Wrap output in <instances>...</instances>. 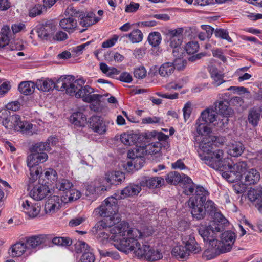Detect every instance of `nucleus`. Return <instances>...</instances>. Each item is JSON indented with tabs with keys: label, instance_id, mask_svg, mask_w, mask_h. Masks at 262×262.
<instances>
[{
	"label": "nucleus",
	"instance_id": "f257e3e1",
	"mask_svg": "<svg viewBox=\"0 0 262 262\" xmlns=\"http://www.w3.org/2000/svg\"><path fill=\"white\" fill-rule=\"evenodd\" d=\"M216 113L211 108H207L202 111L200 116L195 122L196 130L199 136H196V145L198 147V152L200 157V152L209 154L213 150L214 147L222 146L226 142L223 136L210 135L211 128L209 124L216 121Z\"/></svg>",
	"mask_w": 262,
	"mask_h": 262
},
{
	"label": "nucleus",
	"instance_id": "f03ea898",
	"mask_svg": "<svg viewBox=\"0 0 262 262\" xmlns=\"http://www.w3.org/2000/svg\"><path fill=\"white\" fill-rule=\"evenodd\" d=\"M201 152L200 159L209 167L222 171V176L228 181L233 182L242 179L243 174L247 171V165L245 162L234 164L230 158H223L224 151L221 149L211 150L209 154Z\"/></svg>",
	"mask_w": 262,
	"mask_h": 262
},
{
	"label": "nucleus",
	"instance_id": "7ed1b4c3",
	"mask_svg": "<svg viewBox=\"0 0 262 262\" xmlns=\"http://www.w3.org/2000/svg\"><path fill=\"white\" fill-rule=\"evenodd\" d=\"M110 228V233L112 234L110 237L108 234L105 232H101L99 234V238L104 244H112L111 242L113 241L119 242V246H140V244L138 242V239L152 234L151 231L147 233H142L136 228L129 229V224L124 221ZM114 246L118 245L114 244Z\"/></svg>",
	"mask_w": 262,
	"mask_h": 262
},
{
	"label": "nucleus",
	"instance_id": "20e7f679",
	"mask_svg": "<svg viewBox=\"0 0 262 262\" xmlns=\"http://www.w3.org/2000/svg\"><path fill=\"white\" fill-rule=\"evenodd\" d=\"M117 200L119 199L114 194L105 199L99 207L95 209L94 214L105 217L96 224L95 228L96 230L100 231L111 227L120 222L121 216L118 213Z\"/></svg>",
	"mask_w": 262,
	"mask_h": 262
},
{
	"label": "nucleus",
	"instance_id": "39448f33",
	"mask_svg": "<svg viewBox=\"0 0 262 262\" xmlns=\"http://www.w3.org/2000/svg\"><path fill=\"white\" fill-rule=\"evenodd\" d=\"M208 194V191L204 188L198 186L195 195L189 200L188 204L191 208V214L197 220L202 219L206 211L213 212L216 210L215 205L211 200H207L205 203Z\"/></svg>",
	"mask_w": 262,
	"mask_h": 262
},
{
	"label": "nucleus",
	"instance_id": "423d86ee",
	"mask_svg": "<svg viewBox=\"0 0 262 262\" xmlns=\"http://www.w3.org/2000/svg\"><path fill=\"white\" fill-rule=\"evenodd\" d=\"M227 225V220L220 213H216L214 221L207 227L201 226L199 232L206 244L217 246L214 234L222 231Z\"/></svg>",
	"mask_w": 262,
	"mask_h": 262
},
{
	"label": "nucleus",
	"instance_id": "0eeeda50",
	"mask_svg": "<svg viewBox=\"0 0 262 262\" xmlns=\"http://www.w3.org/2000/svg\"><path fill=\"white\" fill-rule=\"evenodd\" d=\"M29 186L30 188L32 187L30 191L29 195L35 200H42L51 192L49 186L41 181V179H38L35 182L31 183L29 180Z\"/></svg>",
	"mask_w": 262,
	"mask_h": 262
},
{
	"label": "nucleus",
	"instance_id": "6e6552de",
	"mask_svg": "<svg viewBox=\"0 0 262 262\" xmlns=\"http://www.w3.org/2000/svg\"><path fill=\"white\" fill-rule=\"evenodd\" d=\"M183 29L177 28L170 30L167 34L169 46L173 48L172 54L174 57H180L179 53L183 52L184 50L180 46L183 40Z\"/></svg>",
	"mask_w": 262,
	"mask_h": 262
},
{
	"label": "nucleus",
	"instance_id": "1a4fd4ad",
	"mask_svg": "<svg viewBox=\"0 0 262 262\" xmlns=\"http://www.w3.org/2000/svg\"><path fill=\"white\" fill-rule=\"evenodd\" d=\"M66 13L68 14L78 17L80 18V24L82 27H88L93 24L99 21L100 19L95 17V15L93 12H89L88 13L80 12L76 11L73 7H68L66 9Z\"/></svg>",
	"mask_w": 262,
	"mask_h": 262
},
{
	"label": "nucleus",
	"instance_id": "9d476101",
	"mask_svg": "<svg viewBox=\"0 0 262 262\" xmlns=\"http://www.w3.org/2000/svg\"><path fill=\"white\" fill-rule=\"evenodd\" d=\"M21 207L22 211L28 219H33L38 217L41 210L40 205L34 202L30 199L22 200Z\"/></svg>",
	"mask_w": 262,
	"mask_h": 262
},
{
	"label": "nucleus",
	"instance_id": "9b49d317",
	"mask_svg": "<svg viewBox=\"0 0 262 262\" xmlns=\"http://www.w3.org/2000/svg\"><path fill=\"white\" fill-rule=\"evenodd\" d=\"M48 234H36L21 238L12 246H40L49 244Z\"/></svg>",
	"mask_w": 262,
	"mask_h": 262
},
{
	"label": "nucleus",
	"instance_id": "f8f14e48",
	"mask_svg": "<svg viewBox=\"0 0 262 262\" xmlns=\"http://www.w3.org/2000/svg\"><path fill=\"white\" fill-rule=\"evenodd\" d=\"M27 166L30 171L29 179L30 183L35 182L38 178V176L42 170V168L38 165L39 164L38 161L36 154L33 153L29 155L27 157Z\"/></svg>",
	"mask_w": 262,
	"mask_h": 262
},
{
	"label": "nucleus",
	"instance_id": "ddd939ff",
	"mask_svg": "<svg viewBox=\"0 0 262 262\" xmlns=\"http://www.w3.org/2000/svg\"><path fill=\"white\" fill-rule=\"evenodd\" d=\"M215 110L219 113L223 115V119L219 118V122L217 124L220 127L227 124L228 121V117L230 116L232 113V110L229 107V103L226 100H220L214 103Z\"/></svg>",
	"mask_w": 262,
	"mask_h": 262
},
{
	"label": "nucleus",
	"instance_id": "4468645a",
	"mask_svg": "<svg viewBox=\"0 0 262 262\" xmlns=\"http://www.w3.org/2000/svg\"><path fill=\"white\" fill-rule=\"evenodd\" d=\"M94 89L89 85L83 87L81 86L76 94V98H81L83 101L88 103L96 102L99 103L101 95L97 94H93Z\"/></svg>",
	"mask_w": 262,
	"mask_h": 262
},
{
	"label": "nucleus",
	"instance_id": "2eb2a0df",
	"mask_svg": "<svg viewBox=\"0 0 262 262\" xmlns=\"http://www.w3.org/2000/svg\"><path fill=\"white\" fill-rule=\"evenodd\" d=\"M201 247H173L171 254L177 259L187 260L190 253H196L201 250Z\"/></svg>",
	"mask_w": 262,
	"mask_h": 262
},
{
	"label": "nucleus",
	"instance_id": "dca6fc26",
	"mask_svg": "<svg viewBox=\"0 0 262 262\" xmlns=\"http://www.w3.org/2000/svg\"><path fill=\"white\" fill-rule=\"evenodd\" d=\"M107 186L104 183L102 178L96 179L94 181L90 183L86 187V194L87 195H98L102 192L106 191Z\"/></svg>",
	"mask_w": 262,
	"mask_h": 262
},
{
	"label": "nucleus",
	"instance_id": "f3484780",
	"mask_svg": "<svg viewBox=\"0 0 262 262\" xmlns=\"http://www.w3.org/2000/svg\"><path fill=\"white\" fill-rule=\"evenodd\" d=\"M90 128L99 135L104 134L107 130V126L103 119L98 116H93L89 121Z\"/></svg>",
	"mask_w": 262,
	"mask_h": 262
},
{
	"label": "nucleus",
	"instance_id": "a211bd4d",
	"mask_svg": "<svg viewBox=\"0 0 262 262\" xmlns=\"http://www.w3.org/2000/svg\"><path fill=\"white\" fill-rule=\"evenodd\" d=\"M12 123L14 125V130L23 134L31 133L33 127L32 124L27 121H21L19 115H13Z\"/></svg>",
	"mask_w": 262,
	"mask_h": 262
},
{
	"label": "nucleus",
	"instance_id": "6ab92c4d",
	"mask_svg": "<svg viewBox=\"0 0 262 262\" xmlns=\"http://www.w3.org/2000/svg\"><path fill=\"white\" fill-rule=\"evenodd\" d=\"M85 82V81L83 79H75L73 76L70 75L69 79L68 80L69 84L66 87V92L67 94L75 96L79 91L81 86H82Z\"/></svg>",
	"mask_w": 262,
	"mask_h": 262
},
{
	"label": "nucleus",
	"instance_id": "aec40b11",
	"mask_svg": "<svg viewBox=\"0 0 262 262\" xmlns=\"http://www.w3.org/2000/svg\"><path fill=\"white\" fill-rule=\"evenodd\" d=\"M232 247H208L203 252V257L210 260L221 254L230 251Z\"/></svg>",
	"mask_w": 262,
	"mask_h": 262
},
{
	"label": "nucleus",
	"instance_id": "412c9836",
	"mask_svg": "<svg viewBox=\"0 0 262 262\" xmlns=\"http://www.w3.org/2000/svg\"><path fill=\"white\" fill-rule=\"evenodd\" d=\"M141 186L131 184L127 186L120 191H118L115 195L119 200L138 194L141 190Z\"/></svg>",
	"mask_w": 262,
	"mask_h": 262
},
{
	"label": "nucleus",
	"instance_id": "4be33fe9",
	"mask_svg": "<svg viewBox=\"0 0 262 262\" xmlns=\"http://www.w3.org/2000/svg\"><path fill=\"white\" fill-rule=\"evenodd\" d=\"M63 203L61 198L58 196L54 195L49 198L45 205V211L46 214H53L58 210Z\"/></svg>",
	"mask_w": 262,
	"mask_h": 262
},
{
	"label": "nucleus",
	"instance_id": "5701e85b",
	"mask_svg": "<svg viewBox=\"0 0 262 262\" xmlns=\"http://www.w3.org/2000/svg\"><path fill=\"white\" fill-rule=\"evenodd\" d=\"M102 179L106 186L107 184L118 185L123 181L125 176L124 173L119 171L107 172L105 174L104 178Z\"/></svg>",
	"mask_w": 262,
	"mask_h": 262
},
{
	"label": "nucleus",
	"instance_id": "b1692460",
	"mask_svg": "<svg viewBox=\"0 0 262 262\" xmlns=\"http://www.w3.org/2000/svg\"><path fill=\"white\" fill-rule=\"evenodd\" d=\"M55 31V26L51 24L40 25L37 28L38 36L41 39H49L53 36Z\"/></svg>",
	"mask_w": 262,
	"mask_h": 262
},
{
	"label": "nucleus",
	"instance_id": "393cba45",
	"mask_svg": "<svg viewBox=\"0 0 262 262\" xmlns=\"http://www.w3.org/2000/svg\"><path fill=\"white\" fill-rule=\"evenodd\" d=\"M260 179V173L255 169L251 168L244 172L242 180L246 185L257 183Z\"/></svg>",
	"mask_w": 262,
	"mask_h": 262
},
{
	"label": "nucleus",
	"instance_id": "a878e982",
	"mask_svg": "<svg viewBox=\"0 0 262 262\" xmlns=\"http://www.w3.org/2000/svg\"><path fill=\"white\" fill-rule=\"evenodd\" d=\"M57 178L56 171L52 168L46 169L43 173L41 172L38 176V179H41V181L48 185L56 182Z\"/></svg>",
	"mask_w": 262,
	"mask_h": 262
},
{
	"label": "nucleus",
	"instance_id": "bb28decb",
	"mask_svg": "<svg viewBox=\"0 0 262 262\" xmlns=\"http://www.w3.org/2000/svg\"><path fill=\"white\" fill-rule=\"evenodd\" d=\"M164 180L161 177L149 178L144 177L141 179L140 184L141 186H146L149 188H156L163 185Z\"/></svg>",
	"mask_w": 262,
	"mask_h": 262
},
{
	"label": "nucleus",
	"instance_id": "cd10ccee",
	"mask_svg": "<svg viewBox=\"0 0 262 262\" xmlns=\"http://www.w3.org/2000/svg\"><path fill=\"white\" fill-rule=\"evenodd\" d=\"M209 71L212 79V84L215 86H218L223 83L225 82L224 80V74L218 70V69L213 66L209 67Z\"/></svg>",
	"mask_w": 262,
	"mask_h": 262
},
{
	"label": "nucleus",
	"instance_id": "c85d7f7f",
	"mask_svg": "<svg viewBox=\"0 0 262 262\" xmlns=\"http://www.w3.org/2000/svg\"><path fill=\"white\" fill-rule=\"evenodd\" d=\"M144 150L142 149L141 146H136V147L131 150H129L127 153V157L128 158L132 159L134 162V165H135L138 161L140 164L142 162V164L143 163V157Z\"/></svg>",
	"mask_w": 262,
	"mask_h": 262
},
{
	"label": "nucleus",
	"instance_id": "c756f323",
	"mask_svg": "<svg viewBox=\"0 0 262 262\" xmlns=\"http://www.w3.org/2000/svg\"><path fill=\"white\" fill-rule=\"evenodd\" d=\"M244 150V147L243 144L240 142L235 141L231 143L228 145V154L234 157L240 156Z\"/></svg>",
	"mask_w": 262,
	"mask_h": 262
},
{
	"label": "nucleus",
	"instance_id": "7c9ffc66",
	"mask_svg": "<svg viewBox=\"0 0 262 262\" xmlns=\"http://www.w3.org/2000/svg\"><path fill=\"white\" fill-rule=\"evenodd\" d=\"M138 139L139 136L132 131L123 133L120 135L121 142L127 146L134 145L137 143Z\"/></svg>",
	"mask_w": 262,
	"mask_h": 262
},
{
	"label": "nucleus",
	"instance_id": "2f4dec72",
	"mask_svg": "<svg viewBox=\"0 0 262 262\" xmlns=\"http://www.w3.org/2000/svg\"><path fill=\"white\" fill-rule=\"evenodd\" d=\"M65 14L69 16L68 18H65L61 19L60 21V26L65 30L67 31H72L77 26V21L73 17H76L74 15L72 16L66 13L65 11Z\"/></svg>",
	"mask_w": 262,
	"mask_h": 262
},
{
	"label": "nucleus",
	"instance_id": "473e14b6",
	"mask_svg": "<svg viewBox=\"0 0 262 262\" xmlns=\"http://www.w3.org/2000/svg\"><path fill=\"white\" fill-rule=\"evenodd\" d=\"M70 121L76 127H82L86 123V118L82 113L76 112L71 116Z\"/></svg>",
	"mask_w": 262,
	"mask_h": 262
},
{
	"label": "nucleus",
	"instance_id": "72a5a7b5",
	"mask_svg": "<svg viewBox=\"0 0 262 262\" xmlns=\"http://www.w3.org/2000/svg\"><path fill=\"white\" fill-rule=\"evenodd\" d=\"M175 70V66L173 62H166L163 63L159 68L158 73L162 77H168L171 75Z\"/></svg>",
	"mask_w": 262,
	"mask_h": 262
},
{
	"label": "nucleus",
	"instance_id": "f704fd0d",
	"mask_svg": "<svg viewBox=\"0 0 262 262\" xmlns=\"http://www.w3.org/2000/svg\"><path fill=\"white\" fill-rule=\"evenodd\" d=\"M35 88H36V84L31 81L21 82L18 85L19 91L25 95L32 94Z\"/></svg>",
	"mask_w": 262,
	"mask_h": 262
},
{
	"label": "nucleus",
	"instance_id": "c9c22d12",
	"mask_svg": "<svg viewBox=\"0 0 262 262\" xmlns=\"http://www.w3.org/2000/svg\"><path fill=\"white\" fill-rule=\"evenodd\" d=\"M81 195L80 191L72 188L65 193L64 195L61 196V201L63 203H68L79 199Z\"/></svg>",
	"mask_w": 262,
	"mask_h": 262
},
{
	"label": "nucleus",
	"instance_id": "e433bc0d",
	"mask_svg": "<svg viewBox=\"0 0 262 262\" xmlns=\"http://www.w3.org/2000/svg\"><path fill=\"white\" fill-rule=\"evenodd\" d=\"M36 88L43 92H49L54 89V80L52 79H42L36 82Z\"/></svg>",
	"mask_w": 262,
	"mask_h": 262
},
{
	"label": "nucleus",
	"instance_id": "4c0bfd02",
	"mask_svg": "<svg viewBox=\"0 0 262 262\" xmlns=\"http://www.w3.org/2000/svg\"><path fill=\"white\" fill-rule=\"evenodd\" d=\"M147 248L145 254V259L148 261H156L161 259L162 257V254L155 247H145Z\"/></svg>",
	"mask_w": 262,
	"mask_h": 262
},
{
	"label": "nucleus",
	"instance_id": "58836bf2",
	"mask_svg": "<svg viewBox=\"0 0 262 262\" xmlns=\"http://www.w3.org/2000/svg\"><path fill=\"white\" fill-rule=\"evenodd\" d=\"M162 144L159 142H153L145 146H141L142 149L144 150V154L151 155L159 152L161 148Z\"/></svg>",
	"mask_w": 262,
	"mask_h": 262
},
{
	"label": "nucleus",
	"instance_id": "ea45409f",
	"mask_svg": "<svg viewBox=\"0 0 262 262\" xmlns=\"http://www.w3.org/2000/svg\"><path fill=\"white\" fill-rule=\"evenodd\" d=\"M49 236V244L50 242L56 246H71L72 244V240L68 237H53L52 234H48Z\"/></svg>",
	"mask_w": 262,
	"mask_h": 262
},
{
	"label": "nucleus",
	"instance_id": "a19ab883",
	"mask_svg": "<svg viewBox=\"0 0 262 262\" xmlns=\"http://www.w3.org/2000/svg\"><path fill=\"white\" fill-rule=\"evenodd\" d=\"M56 139L54 137H50L45 142H39L36 144L33 147L34 152L41 153L43 152V151L49 150L50 143L53 144V142L55 141Z\"/></svg>",
	"mask_w": 262,
	"mask_h": 262
},
{
	"label": "nucleus",
	"instance_id": "79ce46f5",
	"mask_svg": "<svg viewBox=\"0 0 262 262\" xmlns=\"http://www.w3.org/2000/svg\"><path fill=\"white\" fill-rule=\"evenodd\" d=\"M235 239V234L230 231L224 232L222 234L221 237V240L223 246H232Z\"/></svg>",
	"mask_w": 262,
	"mask_h": 262
},
{
	"label": "nucleus",
	"instance_id": "37998d69",
	"mask_svg": "<svg viewBox=\"0 0 262 262\" xmlns=\"http://www.w3.org/2000/svg\"><path fill=\"white\" fill-rule=\"evenodd\" d=\"M261 109L260 108H253L249 113L248 120L249 123L255 126L257 125L260 119Z\"/></svg>",
	"mask_w": 262,
	"mask_h": 262
},
{
	"label": "nucleus",
	"instance_id": "c03bdc74",
	"mask_svg": "<svg viewBox=\"0 0 262 262\" xmlns=\"http://www.w3.org/2000/svg\"><path fill=\"white\" fill-rule=\"evenodd\" d=\"M70 75L65 77H61L56 80H54V89L58 91H63L66 90V87L69 84L68 80L69 79Z\"/></svg>",
	"mask_w": 262,
	"mask_h": 262
},
{
	"label": "nucleus",
	"instance_id": "a18cd8bd",
	"mask_svg": "<svg viewBox=\"0 0 262 262\" xmlns=\"http://www.w3.org/2000/svg\"><path fill=\"white\" fill-rule=\"evenodd\" d=\"M57 189L66 193L69 189L73 187V185L69 180L67 179L59 180L56 184Z\"/></svg>",
	"mask_w": 262,
	"mask_h": 262
},
{
	"label": "nucleus",
	"instance_id": "49530a36",
	"mask_svg": "<svg viewBox=\"0 0 262 262\" xmlns=\"http://www.w3.org/2000/svg\"><path fill=\"white\" fill-rule=\"evenodd\" d=\"M6 116H7V112H6V114L4 113H2L1 115H0V123L7 129L13 128L14 129V125L12 123L13 116L9 118L6 117Z\"/></svg>",
	"mask_w": 262,
	"mask_h": 262
},
{
	"label": "nucleus",
	"instance_id": "de8ad7c7",
	"mask_svg": "<svg viewBox=\"0 0 262 262\" xmlns=\"http://www.w3.org/2000/svg\"><path fill=\"white\" fill-rule=\"evenodd\" d=\"M100 69L103 74L108 77H112L119 73L117 69L108 67L106 63L103 62L100 63Z\"/></svg>",
	"mask_w": 262,
	"mask_h": 262
},
{
	"label": "nucleus",
	"instance_id": "09e8293b",
	"mask_svg": "<svg viewBox=\"0 0 262 262\" xmlns=\"http://www.w3.org/2000/svg\"><path fill=\"white\" fill-rule=\"evenodd\" d=\"M166 182L170 184L176 185L181 181V175L176 171H171L165 176Z\"/></svg>",
	"mask_w": 262,
	"mask_h": 262
},
{
	"label": "nucleus",
	"instance_id": "8fccbe9b",
	"mask_svg": "<svg viewBox=\"0 0 262 262\" xmlns=\"http://www.w3.org/2000/svg\"><path fill=\"white\" fill-rule=\"evenodd\" d=\"M161 35L160 33L154 32L149 34L148 41L152 47H156L159 45L161 41Z\"/></svg>",
	"mask_w": 262,
	"mask_h": 262
},
{
	"label": "nucleus",
	"instance_id": "3c124183",
	"mask_svg": "<svg viewBox=\"0 0 262 262\" xmlns=\"http://www.w3.org/2000/svg\"><path fill=\"white\" fill-rule=\"evenodd\" d=\"M126 36L128 37L133 43L140 42L143 39V34L139 29L133 30L130 33L126 35Z\"/></svg>",
	"mask_w": 262,
	"mask_h": 262
},
{
	"label": "nucleus",
	"instance_id": "603ef678",
	"mask_svg": "<svg viewBox=\"0 0 262 262\" xmlns=\"http://www.w3.org/2000/svg\"><path fill=\"white\" fill-rule=\"evenodd\" d=\"M262 196V191L257 189H250L248 192V197L251 202H258Z\"/></svg>",
	"mask_w": 262,
	"mask_h": 262
},
{
	"label": "nucleus",
	"instance_id": "864d4df0",
	"mask_svg": "<svg viewBox=\"0 0 262 262\" xmlns=\"http://www.w3.org/2000/svg\"><path fill=\"white\" fill-rule=\"evenodd\" d=\"M27 247H10L9 253L12 257L20 256L26 251Z\"/></svg>",
	"mask_w": 262,
	"mask_h": 262
},
{
	"label": "nucleus",
	"instance_id": "5fc2aeb1",
	"mask_svg": "<svg viewBox=\"0 0 262 262\" xmlns=\"http://www.w3.org/2000/svg\"><path fill=\"white\" fill-rule=\"evenodd\" d=\"M184 54V52H181L179 53V55H182L180 57H175L176 59L173 62L175 69L177 68L179 70H181L183 69L186 64V61L185 59H183V55Z\"/></svg>",
	"mask_w": 262,
	"mask_h": 262
},
{
	"label": "nucleus",
	"instance_id": "6e6d98bb",
	"mask_svg": "<svg viewBox=\"0 0 262 262\" xmlns=\"http://www.w3.org/2000/svg\"><path fill=\"white\" fill-rule=\"evenodd\" d=\"M214 34L216 37L225 39L229 42H232V40L228 35V32L223 29H216L214 31Z\"/></svg>",
	"mask_w": 262,
	"mask_h": 262
},
{
	"label": "nucleus",
	"instance_id": "4d7b16f0",
	"mask_svg": "<svg viewBox=\"0 0 262 262\" xmlns=\"http://www.w3.org/2000/svg\"><path fill=\"white\" fill-rule=\"evenodd\" d=\"M146 136L147 138H154L159 141H165L168 138V135H165L162 133L157 132L155 130L147 133Z\"/></svg>",
	"mask_w": 262,
	"mask_h": 262
},
{
	"label": "nucleus",
	"instance_id": "13d9d810",
	"mask_svg": "<svg viewBox=\"0 0 262 262\" xmlns=\"http://www.w3.org/2000/svg\"><path fill=\"white\" fill-rule=\"evenodd\" d=\"M199 45L196 41H191L187 43L185 47V50L189 54L195 53L199 49Z\"/></svg>",
	"mask_w": 262,
	"mask_h": 262
},
{
	"label": "nucleus",
	"instance_id": "bf43d9fd",
	"mask_svg": "<svg viewBox=\"0 0 262 262\" xmlns=\"http://www.w3.org/2000/svg\"><path fill=\"white\" fill-rule=\"evenodd\" d=\"M45 10L42 5H36L29 10V15L31 17H34L40 15Z\"/></svg>",
	"mask_w": 262,
	"mask_h": 262
},
{
	"label": "nucleus",
	"instance_id": "052dcab7",
	"mask_svg": "<svg viewBox=\"0 0 262 262\" xmlns=\"http://www.w3.org/2000/svg\"><path fill=\"white\" fill-rule=\"evenodd\" d=\"M146 70L143 66H140L135 69L134 76L138 79H143L146 76Z\"/></svg>",
	"mask_w": 262,
	"mask_h": 262
},
{
	"label": "nucleus",
	"instance_id": "680f3d73",
	"mask_svg": "<svg viewBox=\"0 0 262 262\" xmlns=\"http://www.w3.org/2000/svg\"><path fill=\"white\" fill-rule=\"evenodd\" d=\"M133 252L139 258L145 259L147 248L145 247H135Z\"/></svg>",
	"mask_w": 262,
	"mask_h": 262
},
{
	"label": "nucleus",
	"instance_id": "e2e57ef3",
	"mask_svg": "<svg viewBox=\"0 0 262 262\" xmlns=\"http://www.w3.org/2000/svg\"><path fill=\"white\" fill-rule=\"evenodd\" d=\"M140 4L137 3L131 2L129 4L126 5L125 12L126 13H135L139 8Z\"/></svg>",
	"mask_w": 262,
	"mask_h": 262
},
{
	"label": "nucleus",
	"instance_id": "0e129e2a",
	"mask_svg": "<svg viewBox=\"0 0 262 262\" xmlns=\"http://www.w3.org/2000/svg\"><path fill=\"white\" fill-rule=\"evenodd\" d=\"M95 257L91 252H84L81 257V262H94Z\"/></svg>",
	"mask_w": 262,
	"mask_h": 262
},
{
	"label": "nucleus",
	"instance_id": "69168bd1",
	"mask_svg": "<svg viewBox=\"0 0 262 262\" xmlns=\"http://www.w3.org/2000/svg\"><path fill=\"white\" fill-rule=\"evenodd\" d=\"M183 112L184 118L186 121L190 117L192 112L191 104L190 102H188L185 104L183 108Z\"/></svg>",
	"mask_w": 262,
	"mask_h": 262
},
{
	"label": "nucleus",
	"instance_id": "338daca9",
	"mask_svg": "<svg viewBox=\"0 0 262 262\" xmlns=\"http://www.w3.org/2000/svg\"><path fill=\"white\" fill-rule=\"evenodd\" d=\"M118 39V37L117 36H114L113 37L104 41L102 44V47L103 48H108L113 47L115 45Z\"/></svg>",
	"mask_w": 262,
	"mask_h": 262
},
{
	"label": "nucleus",
	"instance_id": "774afa93",
	"mask_svg": "<svg viewBox=\"0 0 262 262\" xmlns=\"http://www.w3.org/2000/svg\"><path fill=\"white\" fill-rule=\"evenodd\" d=\"M183 243L185 246H195L196 241L192 235H187L182 238Z\"/></svg>",
	"mask_w": 262,
	"mask_h": 262
}]
</instances>
